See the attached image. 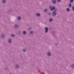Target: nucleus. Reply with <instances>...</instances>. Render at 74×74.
Segmentation results:
<instances>
[{
    "instance_id": "1",
    "label": "nucleus",
    "mask_w": 74,
    "mask_h": 74,
    "mask_svg": "<svg viewBox=\"0 0 74 74\" xmlns=\"http://www.w3.org/2000/svg\"><path fill=\"white\" fill-rule=\"evenodd\" d=\"M49 8H50L51 11H52L53 10H55V7H53L52 8V7H51V6H50Z\"/></svg>"
},
{
    "instance_id": "2",
    "label": "nucleus",
    "mask_w": 74,
    "mask_h": 74,
    "mask_svg": "<svg viewBox=\"0 0 74 74\" xmlns=\"http://www.w3.org/2000/svg\"><path fill=\"white\" fill-rule=\"evenodd\" d=\"M53 15L54 16H55L56 15V12H53L52 13Z\"/></svg>"
},
{
    "instance_id": "3",
    "label": "nucleus",
    "mask_w": 74,
    "mask_h": 74,
    "mask_svg": "<svg viewBox=\"0 0 74 74\" xmlns=\"http://www.w3.org/2000/svg\"><path fill=\"white\" fill-rule=\"evenodd\" d=\"M45 33H47L48 32V28L47 27L45 28Z\"/></svg>"
},
{
    "instance_id": "4",
    "label": "nucleus",
    "mask_w": 74,
    "mask_h": 74,
    "mask_svg": "<svg viewBox=\"0 0 74 74\" xmlns=\"http://www.w3.org/2000/svg\"><path fill=\"white\" fill-rule=\"evenodd\" d=\"M52 2L53 4H55V3H56V1L55 0H53L52 1Z\"/></svg>"
},
{
    "instance_id": "5",
    "label": "nucleus",
    "mask_w": 74,
    "mask_h": 74,
    "mask_svg": "<svg viewBox=\"0 0 74 74\" xmlns=\"http://www.w3.org/2000/svg\"><path fill=\"white\" fill-rule=\"evenodd\" d=\"M47 54L48 56H51V53H50L48 52Z\"/></svg>"
},
{
    "instance_id": "6",
    "label": "nucleus",
    "mask_w": 74,
    "mask_h": 74,
    "mask_svg": "<svg viewBox=\"0 0 74 74\" xmlns=\"http://www.w3.org/2000/svg\"><path fill=\"white\" fill-rule=\"evenodd\" d=\"M5 36H4V35L2 34L1 35V37L2 38H4L5 37Z\"/></svg>"
},
{
    "instance_id": "7",
    "label": "nucleus",
    "mask_w": 74,
    "mask_h": 74,
    "mask_svg": "<svg viewBox=\"0 0 74 74\" xmlns=\"http://www.w3.org/2000/svg\"><path fill=\"white\" fill-rule=\"evenodd\" d=\"M8 42L9 43H11V39H9Z\"/></svg>"
},
{
    "instance_id": "8",
    "label": "nucleus",
    "mask_w": 74,
    "mask_h": 74,
    "mask_svg": "<svg viewBox=\"0 0 74 74\" xmlns=\"http://www.w3.org/2000/svg\"><path fill=\"white\" fill-rule=\"evenodd\" d=\"M17 19L18 20H21V17L20 16L18 17Z\"/></svg>"
},
{
    "instance_id": "9",
    "label": "nucleus",
    "mask_w": 74,
    "mask_h": 74,
    "mask_svg": "<svg viewBox=\"0 0 74 74\" xmlns=\"http://www.w3.org/2000/svg\"><path fill=\"white\" fill-rule=\"evenodd\" d=\"M15 27L16 28H18V26L16 25H15Z\"/></svg>"
},
{
    "instance_id": "10",
    "label": "nucleus",
    "mask_w": 74,
    "mask_h": 74,
    "mask_svg": "<svg viewBox=\"0 0 74 74\" xmlns=\"http://www.w3.org/2000/svg\"><path fill=\"white\" fill-rule=\"evenodd\" d=\"M36 15H37V16H40V14H36Z\"/></svg>"
},
{
    "instance_id": "11",
    "label": "nucleus",
    "mask_w": 74,
    "mask_h": 74,
    "mask_svg": "<svg viewBox=\"0 0 74 74\" xmlns=\"http://www.w3.org/2000/svg\"><path fill=\"white\" fill-rule=\"evenodd\" d=\"M2 2H3V3H5V2H6L5 0H3V1H2Z\"/></svg>"
},
{
    "instance_id": "12",
    "label": "nucleus",
    "mask_w": 74,
    "mask_h": 74,
    "mask_svg": "<svg viewBox=\"0 0 74 74\" xmlns=\"http://www.w3.org/2000/svg\"><path fill=\"white\" fill-rule=\"evenodd\" d=\"M23 52H25V51H26V49H24L23 50Z\"/></svg>"
},
{
    "instance_id": "13",
    "label": "nucleus",
    "mask_w": 74,
    "mask_h": 74,
    "mask_svg": "<svg viewBox=\"0 0 74 74\" xmlns=\"http://www.w3.org/2000/svg\"><path fill=\"white\" fill-rule=\"evenodd\" d=\"M53 20L52 18H50L49 19V21L50 22H51Z\"/></svg>"
},
{
    "instance_id": "14",
    "label": "nucleus",
    "mask_w": 74,
    "mask_h": 74,
    "mask_svg": "<svg viewBox=\"0 0 74 74\" xmlns=\"http://www.w3.org/2000/svg\"><path fill=\"white\" fill-rule=\"evenodd\" d=\"M72 68H74V65H71Z\"/></svg>"
},
{
    "instance_id": "15",
    "label": "nucleus",
    "mask_w": 74,
    "mask_h": 74,
    "mask_svg": "<svg viewBox=\"0 0 74 74\" xmlns=\"http://www.w3.org/2000/svg\"><path fill=\"white\" fill-rule=\"evenodd\" d=\"M66 10L67 11H70V9H69L68 8H67L66 9Z\"/></svg>"
},
{
    "instance_id": "16",
    "label": "nucleus",
    "mask_w": 74,
    "mask_h": 74,
    "mask_svg": "<svg viewBox=\"0 0 74 74\" xmlns=\"http://www.w3.org/2000/svg\"><path fill=\"white\" fill-rule=\"evenodd\" d=\"M23 34H26V31H24L23 32Z\"/></svg>"
},
{
    "instance_id": "17",
    "label": "nucleus",
    "mask_w": 74,
    "mask_h": 74,
    "mask_svg": "<svg viewBox=\"0 0 74 74\" xmlns=\"http://www.w3.org/2000/svg\"><path fill=\"white\" fill-rule=\"evenodd\" d=\"M30 34H33V31L31 32H30Z\"/></svg>"
},
{
    "instance_id": "18",
    "label": "nucleus",
    "mask_w": 74,
    "mask_h": 74,
    "mask_svg": "<svg viewBox=\"0 0 74 74\" xmlns=\"http://www.w3.org/2000/svg\"><path fill=\"white\" fill-rule=\"evenodd\" d=\"M11 36L12 37H14L15 36V35H14V34H12L11 35Z\"/></svg>"
},
{
    "instance_id": "19",
    "label": "nucleus",
    "mask_w": 74,
    "mask_h": 74,
    "mask_svg": "<svg viewBox=\"0 0 74 74\" xmlns=\"http://www.w3.org/2000/svg\"><path fill=\"white\" fill-rule=\"evenodd\" d=\"M47 9H45V12H47Z\"/></svg>"
},
{
    "instance_id": "20",
    "label": "nucleus",
    "mask_w": 74,
    "mask_h": 74,
    "mask_svg": "<svg viewBox=\"0 0 74 74\" xmlns=\"http://www.w3.org/2000/svg\"><path fill=\"white\" fill-rule=\"evenodd\" d=\"M74 1V0H71L70 2L71 3V2H73V1Z\"/></svg>"
},
{
    "instance_id": "21",
    "label": "nucleus",
    "mask_w": 74,
    "mask_h": 74,
    "mask_svg": "<svg viewBox=\"0 0 74 74\" xmlns=\"http://www.w3.org/2000/svg\"><path fill=\"white\" fill-rule=\"evenodd\" d=\"M16 67H17V68H18L19 66L18 65H16Z\"/></svg>"
},
{
    "instance_id": "22",
    "label": "nucleus",
    "mask_w": 74,
    "mask_h": 74,
    "mask_svg": "<svg viewBox=\"0 0 74 74\" xmlns=\"http://www.w3.org/2000/svg\"><path fill=\"white\" fill-rule=\"evenodd\" d=\"M71 4H70L69 5V7H71Z\"/></svg>"
},
{
    "instance_id": "23",
    "label": "nucleus",
    "mask_w": 74,
    "mask_h": 74,
    "mask_svg": "<svg viewBox=\"0 0 74 74\" xmlns=\"http://www.w3.org/2000/svg\"><path fill=\"white\" fill-rule=\"evenodd\" d=\"M72 9L73 11H74V7H72Z\"/></svg>"
},
{
    "instance_id": "24",
    "label": "nucleus",
    "mask_w": 74,
    "mask_h": 74,
    "mask_svg": "<svg viewBox=\"0 0 74 74\" xmlns=\"http://www.w3.org/2000/svg\"><path fill=\"white\" fill-rule=\"evenodd\" d=\"M58 2H60V0H58Z\"/></svg>"
},
{
    "instance_id": "25",
    "label": "nucleus",
    "mask_w": 74,
    "mask_h": 74,
    "mask_svg": "<svg viewBox=\"0 0 74 74\" xmlns=\"http://www.w3.org/2000/svg\"><path fill=\"white\" fill-rule=\"evenodd\" d=\"M48 15H51V13H48Z\"/></svg>"
},
{
    "instance_id": "26",
    "label": "nucleus",
    "mask_w": 74,
    "mask_h": 74,
    "mask_svg": "<svg viewBox=\"0 0 74 74\" xmlns=\"http://www.w3.org/2000/svg\"><path fill=\"white\" fill-rule=\"evenodd\" d=\"M42 74H44V73H42Z\"/></svg>"
}]
</instances>
